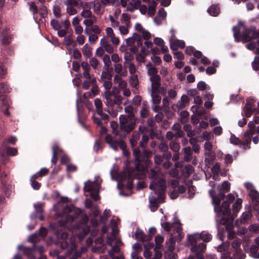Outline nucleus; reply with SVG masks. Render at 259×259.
Returning <instances> with one entry per match:
<instances>
[{"label":"nucleus","instance_id":"obj_17","mask_svg":"<svg viewBox=\"0 0 259 259\" xmlns=\"http://www.w3.org/2000/svg\"><path fill=\"white\" fill-rule=\"evenodd\" d=\"M9 31L7 28L4 29L1 35L0 41L3 45H8L11 43L12 37L9 34Z\"/></svg>","mask_w":259,"mask_h":259},{"label":"nucleus","instance_id":"obj_1","mask_svg":"<svg viewBox=\"0 0 259 259\" xmlns=\"http://www.w3.org/2000/svg\"><path fill=\"white\" fill-rule=\"evenodd\" d=\"M69 212L57 211V218H61L58 224H51L50 225V229L53 230L54 234L58 239L65 240L68 237L67 233L66 232H60L59 228L66 226L68 229H70L71 227L68 225L74 221V218L68 213Z\"/></svg>","mask_w":259,"mask_h":259},{"label":"nucleus","instance_id":"obj_10","mask_svg":"<svg viewBox=\"0 0 259 259\" xmlns=\"http://www.w3.org/2000/svg\"><path fill=\"white\" fill-rule=\"evenodd\" d=\"M151 83V91L152 92H159L160 89L164 90L163 88H160V77L159 75L154 76L150 77Z\"/></svg>","mask_w":259,"mask_h":259},{"label":"nucleus","instance_id":"obj_31","mask_svg":"<svg viewBox=\"0 0 259 259\" xmlns=\"http://www.w3.org/2000/svg\"><path fill=\"white\" fill-rule=\"evenodd\" d=\"M176 242L174 239V235L171 234L168 240L166 242V247L170 252H173L175 250Z\"/></svg>","mask_w":259,"mask_h":259},{"label":"nucleus","instance_id":"obj_39","mask_svg":"<svg viewBox=\"0 0 259 259\" xmlns=\"http://www.w3.org/2000/svg\"><path fill=\"white\" fill-rule=\"evenodd\" d=\"M141 5V1L139 0L134 1L131 2L128 6L127 9L130 11H134L138 9Z\"/></svg>","mask_w":259,"mask_h":259},{"label":"nucleus","instance_id":"obj_34","mask_svg":"<svg viewBox=\"0 0 259 259\" xmlns=\"http://www.w3.org/2000/svg\"><path fill=\"white\" fill-rule=\"evenodd\" d=\"M207 12L211 16H217L220 13V9L217 5H212L208 8Z\"/></svg>","mask_w":259,"mask_h":259},{"label":"nucleus","instance_id":"obj_53","mask_svg":"<svg viewBox=\"0 0 259 259\" xmlns=\"http://www.w3.org/2000/svg\"><path fill=\"white\" fill-rule=\"evenodd\" d=\"M38 13H39L41 17L45 18L47 16L48 14V10L46 6H45L44 4H42L41 7L38 9Z\"/></svg>","mask_w":259,"mask_h":259},{"label":"nucleus","instance_id":"obj_37","mask_svg":"<svg viewBox=\"0 0 259 259\" xmlns=\"http://www.w3.org/2000/svg\"><path fill=\"white\" fill-rule=\"evenodd\" d=\"M92 89L90 91L91 94L92 96L95 97L99 92V88L96 84V79H92L91 81Z\"/></svg>","mask_w":259,"mask_h":259},{"label":"nucleus","instance_id":"obj_63","mask_svg":"<svg viewBox=\"0 0 259 259\" xmlns=\"http://www.w3.org/2000/svg\"><path fill=\"white\" fill-rule=\"evenodd\" d=\"M154 250L155 251L154 256L150 259H160L162 256V253L161 251V249L154 248Z\"/></svg>","mask_w":259,"mask_h":259},{"label":"nucleus","instance_id":"obj_47","mask_svg":"<svg viewBox=\"0 0 259 259\" xmlns=\"http://www.w3.org/2000/svg\"><path fill=\"white\" fill-rule=\"evenodd\" d=\"M28 5L29 6V10L32 12L33 15L34 16L35 15L38 13V8L37 6L36 5L35 2H30L28 3Z\"/></svg>","mask_w":259,"mask_h":259},{"label":"nucleus","instance_id":"obj_46","mask_svg":"<svg viewBox=\"0 0 259 259\" xmlns=\"http://www.w3.org/2000/svg\"><path fill=\"white\" fill-rule=\"evenodd\" d=\"M80 16L84 18H90L93 17V14L90 9H84L83 7L80 13Z\"/></svg>","mask_w":259,"mask_h":259},{"label":"nucleus","instance_id":"obj_16","mask_svg":"<svg viewBox=\"0 0 259 259\" xmlns=\"http://www.w3.org/2000/svg\"><path fill=\"white\" fill-rule=\"evenodd\" d=\"M133 154L136 159V168L138 171H144V167L143 166L141 167L139 163L140 162L143 160V157L140 154V150L138 148H135L133 150Z\"/></svg>","mask_w":259,"mask_h":259},{"label":"nucleus","instance_id":"obj_29","mask_svg":"<svg viewBox=\"0 0 259 259\" xmlns=\"http://www.w3.org/2000/svg\"><path fill=\"white\" fill-rule=\"evenodd\" d=\"M172 129L175 131V136L176 138H181L184 135V133L181 130V125L179 123L174 124L172 127Z\"/></svg>","mask_w":259,"mask_h":259},{"label":"nucleus","instance_id":"obj_4","mask_svg":"<svg viewBox=\"0 0 259 259\" xmlns=\"http://www.w3.org/2000/svg\"><path fill=\"white\" fill-rule=\"evenodd\" d=\"M105 141L113 150H116L119 147L122 150L123 153L125 156L128 155V152L126 150V145L122 139L117 140L113 139L111 135H107L105 137Z\"/></svg>","mask_w":259,"mask_h":259},{"label":"nucleus","instance_id":"obj_55","mask_svg":"<svg viewBox=\"0 0 259 259\" xmlns=\"http://www.w3.org/2000/svg\"><path fill=\"white\" fill-rule=\"evenodd\" d=\"M153 246V244H145L144 245V247L145 248V250L144 252V256L146 258H150L151 256V252L148 250V249L151 248Z\"/></svg>","mask_w":259,"mask_h":259},{"label":"nucleus","instance_id":"obj_49","mask_svg":"<svg viewBox=\"0 0 259 259\" xmlns=\"http://www.w3.org/2000/svg\"><path fill=\"white\" fill-rule=\"evenodd\" d=\"M156 5V2L154 1H153L151 3H150L148 11L149 15H150V16H152L154 14Z\"/></svg>","mask_w":259,"mask_h":259},{"label":"nucleus","instance_id":"obj_27","mask_svg":"<svg viewBox=\"0 0 259 259\" xmlns=\"http://www.w3.org/2000/svg\"><path fill=\"white\" fill-rule=\"evenodd\" d=\"M19 248L20 249H22L23 254L27 256L28 259H35V256L32 253V248L23 246H19Z\"/></svg>","mask_w":259,"mask_h":259},{"label":"nucleus","instance_id":"obj_8","mask_svg":"<svg viewBox=\"0 0 259 259\" xmlns=\"http://www.w3.org/2000/svg\"><path fill=\"white\" fill-rule=\"evenodd\" d=\"M209 185L212 187V189L209 190V193L212 199V202L214 205V208L216 210L217 207L219 206L221 201L224 198L225 195L224 193L222 192L219 193L217 195L215 194L213 189L215 187V184L213 182H209Z\"/></svg>","mask_w":259,"mask_h":259},{"label":"nucleus","instance_id":"obj_3","mask_svg":"<svg viewBox=\"0 0 259 259\" xmlns=\"http://www.w3.org/2000/svg\"><path fill=\"white\" fill-rule=\"evenodd\" d=\"M244 29V25L241 23H239L237 26L233 28L234 37L236 41L242 40L243 42H247L259 37V32L256 31L254 28L246 29L244 33L241 36L240 32Z\"/></svg>","mask_w":259,"mask_h":259},{"label":"nucleus","instance_id":"obj_42","mask_svg":"<svg viewBox=\"0 0 259 259\" xmlns=\"http://www.w3.org/2000/svg\"><path fill=\"white\" fill-rule=\"evenodd\" d=\"M234 259H244L246 255L241 249L235 250L233 254Z\"/></svg>","mask_w":259,"mask_h":259},{"label":"nucleus","instance_id":"obj_54","mask_svg":"<svg viewBox=\"0 0 259 259\" xmlns=\"http://www.w3.org/2000/svg\"><path fill=\"white\" fill-rule=\"evenodd\" d=\"M169 147L173 151L178 152L181 147L178 143L175 141H171L169 143Z\"/></svg>","mask_w":259,"mask_h":259},{"label":"nucleus","instance_id":"obj_64","mask_svg":"<svg viewBox=\"0 0 259 259\" xmlns=\"http://www.w3.org/2000/svg\"><path fill=\"white\" fill-rule=\"evenodd\" d=\"M248 230L251 232L257 233L259 231V225L257 224L250 225L248 227Z\"/></svg>","mask_w":259,"mask_h":259},{"label":"nucleus","instance_id":"obj_15","mask_svg":"<svg viewBox=\"0 0 259 259\" xmlns=\"http://www.w3.org/2000/svg\"><path fill=\"white\" fill-rule=\"evenodd\" d=\"M0 100L2 102V111L4 112V114L9 116L10 113L8 111V108L10 106L11 101L7 97L4 96H0Z\"/></svg>","mask_w":259,"mask_h":259},{"label":"nucleus","instance_id":"obj_7","mask_svg":"<svg viewBox=\"0 0 259 259\" xmlns=\"http://www.w3.org/2000/svg\"><path fill=\"white\" fill-rule=\"evenodd\" d=\"M236 211H217V220L223 224L232 222L236 217Z\"/></svg>","mask_w":259,"mask_h":259},{"label":"nucleus","instance_id":"obj_13","mask_svg":"<svg viewBox=\"0 0 259 259\" xmlns=\"http://www.w3.org/2000/svg\"><path fill=\"white\" fill-rule=\"evenodd\" d=\"M238 196V194L229 193L227 195L226 200L223 202L221 206V210H229L230 203L232 202Z\"/></svg>","mask_w":259,"mask_h":259},{"label":"nucleus","instance_id":"obj_21","mask_svg":"<svg viewBox=\"0 0 259 259\" xmlns=\"http://www.w3.org/2000/svg\"><path fill=\"white\" fill-rule=\"evenodd\" d=\"M252 217L251 211H243L242 213L241 218L237 219L235 223L236 226H239L242 224L245 223L247 221L249 220Z\"/></svg>","mask_w":259,"mask_h":259},{"label":"nucleus","instance_id":"obj_44","mask_svg":"<svg viewBox=\"0 0 259 259\" xmlns=\"http://www.w3.org/2000/svg\"><path fill=\"white\" fill-rule=\"evenodd\" d=\"M151 95L152 99V102L154 104H158L159 103H160L161 100V98L157 94V92H151Z\"/></svg>","mask_w":259,"mask_h":259},{"label":"nucleus","instance_id":"obj_22","mask_svg":"<svg viewBox=\"0 0 259 259\" xmlns=\"http://www.w3.org/2000/svg\"><path fill=\"white\" fill-rule=\"evenodd\" d=\"M114 68L116 75H119L120 76H126L127 71L125 67H123L120 63H116L114 65Z\"/></svg>","mask_w":259,"mask_h":259},{"label":"nucleus","instance_id":"obj_52","mask_svg":"<svg viewBox=\"0 0 259 259\" xmlns=\"http://www.w3.org/2000/svg\"><path fill=\"white\" fill-rule=\"evenodd\" d=\"M84 31L85 33L89 35L88 39L90 42H95L98 39V36L96 34L89 33L88 28H85Z\"/></svg>","mask_w":259,"mask_h":259},{"label":"nucleus","instance_id":"obj_35","mask_svg":"<svg viewBox=\"0 0 259 259\" xmlns=\"http://www.w3.org/2000/svg\"><path fill=\"white\" fill-rule=\"evenodd\" d=\"M94 104L97 114H102V112L103 111V104L101 100L99 98H96L94 101Z\"/></svg>","mask_w":259,"mask_h":259},{"label":"nucleus","instance_id":"obj_61","mask_svg":"<svg viewBox=\"0 0 259 259\" xmlns=\"http://www.w3.org/2000/svg\"><path fill=\"white\" fill-rule=\"evenodd\" d=\"M130 25H126L119 26V30L121 34L126 35L128 33V27Z\"/></svg>","mask_w":259,"mask_h":259},{"label":"nucleus","instance_id":"obj_43","mask_svg":"<svg viewBox=\"0 0 259 259\" xmlns=\"http://www.w3.org/2000/svg\"><path fill=\"white\" fill-rule=\"evenodd\" d=\"M146 68L148 70V74L150 76V77L157 75L156 74L157 70L156 68L153 66L151 64H147Z\"/></svg>","mask_w":259,"mask_h":259},{"label":"nucleus","instance_id":"obj_2","mask_svg":"<svg viewBox=\"0 0 259 259\" xmlns=\"http://www.w3.org/2000/svg\"><path fill=\"white\" fill-rule=\"evenodd\" d=\"M103 97L106 99L105 104L107 107L105 110L113 117H116L118 110L122 109L119 106L122 103V97L115 94L113 91H105Z\"/></svg>","mask_w":259,"mask_h":259},{"label":"nucleus","instance_id":"obj_24","mask_svg":"<svg viewBox=\"0 0 259 259\" xmlns=\"http://www.w3.org/2000/svg\"><path fill=\"white\" fill-rule=\"evenodd\" d=\"M115 83L117 84L120 89H124L127 87V83L125 80L122 79V76L119 75H115L113 79Z\"/></svg>","mask_w":259,"mask_h":259},{"label":"nucleus","instance_id":"obj_5","mask_svg":"<svg viewBox=\"0 0 259 259\" xmlns=\"http://www.w3.org/2000/svg\"><path fill=\"white\" fill-rule=\"evenodd\" d=\"M149 188L155 191V193H159L158 201L162 202L165 198L164 192L166 188V181L164 179H160L157 183H152Z\"/></svg>","mask_w":259,"mask_h":259},{"label":"nucleus","instance_id":"obj_40","mask_svg":"<svg viewBox=\"0 0 259 259\" xmlns=\"http://www.w3.org/2000/svg\"><path fill=\"white\" fill-rule=\"evenodd\" d=\"M164 241L163 237L160 235H157L155 238V248L158 249H161L163 248L162 243Z\"/></svg>","mask_w":259,"mask_h":259},{"label":"nucleus","instance_id":"obj_50","mask_svg":"<svg viewBox=\"0 0 259 259\" xmlns=\"http://www.w3.org/2000/svg\"><path fill=\"white\" fill-rule=\"evenodd\" d=\"M241 243H242L241 239H240L239 238H237V239H235L231 243V246L235 249V250H239V249H241L240 245H241Z\"/></svg>","mask_w":259,"mask_h":259},{"label":"nucleus","instance_id":"obj_18","mask_svg":"<svg viewBox=\"0 0 259 259\" xmlns=\"http://www.w3.org/2000/svg\"><path fill=\"white\" fill-rule=\"evenodd\" d=\"M93 9L94 12L97 15H102L104 13V10L101 7V5L98 0H94L88 3Z\"/></svg>","mask_w":259,"mask_h":259},{"label":"nucleus","instance_id":"obj_41","mask_svg":"<svg viewBox=\"0 0 259 259\" xmlns=\"http://www.w3.org/2000/svg\"><path fill=\"white\" fill-rule=\"evenodd\" d=\"M82 52L83 56L87 58H90L92 56L91 48L88 44H85L83 46Z\"/></svg>","mask_w":259,"mask_h":259},{"label":"nucleus","instance_id":"obj_11","mask_svg":"<svg viewBox=\"0 0 259 259\" xmlns=\"http://www.w3.org/2000/svg\"><path fill=\"white\" fill-rule=\"evenodd\" d=\"M163 174L161 172V169L159 167H155L151 168L148 172V178L153 180H157V183L160 179H163L162 178Z\"/></svg>","mask_w":259,"mask_h":259},{"label":"nucleus","instance_id":"obj_48","mask_svg":"<svg viewBox=\"0 0 259 259\" xmlns=\"http://www.w3.org/2000/svg\"><path fill=\"white\" fill-rule=\"evenodd\" d=\"M242 200L241 198L236 199L232 205L233 210H240L242 206Z\"/></svg>","mask_w":259,"mask_h":259},{"label":"nucleus","instance_id":"obj_19","mask_svg":"<svg viewBox=\"0 0 259 259\" xmlns=\"http://www.w3.org/2000/svg\"><path fill=\"white\" fill-rule=\"evenodd\" d=\"M249 196L251 199L252 203L254 205V210L258 209L257 205L259 204V193L256 190H252L249 192Z\"/></svg>","mask_w":259,"mask_h":259},{"label":"nucleus","instance_id":"obj_6","mask_svg":"<svg viewBox=\"0 0 259 259\" xmlns=\"http://www.w3.org/2000/svg\"><path fill=\"white\" fill-rule=\"evenodd\" d=\"M100 190V185L96 182H92L90 181L84 183L83 190L84 192L90 193V196L95 201L100 199L99 192Z\"/></svg>","mask_w":259,"mask_h":259},{"label":"nucleus","instance_id":"obj_60","mask_svg":"<svg viewBox=\"0 0 259 259\" xmlns=\"http://www.w3.org/2000/svg\"><path fill=\"white\" fill-rule=\"evenodd\" d=\"M230 143L232 144L238 145L241 144V141L234 135H231L230 137Z\"/></svg>","mask_w":259,"mask_h":259},{"label":"nucleus","instance_id":"obj_58","mask_svg":"<svg viewBox=\"0 0 259 259\" xmlns=\"http://www.w3.org/2000/svg\"><path fill=\"white\" fill-rule=\"evenodd\" d=\"M92 79H96L94 76L91 75L90 78H85V80L83 81L82 87L84 90H88L90 86L91 85V81Z\"/></svg>","mask_w":259,"mask_h":259},{"label":"nucleus","instance_id":"obj_38","mask_svg":"<svg viewBox=\"0 0 259 259\" xmlns=\"http://www.w3.org/2000/svg\"><path fill=\"white\" fill-rule=\"evenodd\" d=\"M140 138V134L137 132H134L130 139V143L133 147L136 146L137 141Z\"/></svg>","mask_w":259,"mask_h":259},{"label":"nucleus","instance_id":"obj_45","mask_svg":"<svg viewBox=\"0 0 259 259\" xmlns=\"http://www.w3.org/2000/svg\"><path fill=\"white\" fill-rule=\"evenodd\" d=\"M199 236L201 239L206 242L210 241L212 238V236L210 234L205 232H201Z\"/></svg>","mask_w":259,"mask_h":259},{"label":"nucleus","instance_id":"obj_28","mask_svg":"<svg viewBox=\"0 0 259 259\" xmlns=\"http://www.w3.org/2000/svg\"><path fill=\"white\" fill-rule=\"evenodd\" d=\"M206 246L203 243H201L198 245H193L191 248L192 252H195L196 253H201L206 249Z\"/></svg>","mask_w":259,"mask_h":259},{"label":"nucleus","instance_id":"obj_59","mask_svg":"<svg viewBox=\"0 0 259 259\" xmlns=\"http://www.w3.org/2000/svg\"><path fill=\"white\" fill-rule=\"evenodd\" d=\"M149 202V207L151 210L157 209L158 208L157 201L155 198L150 199Z\"/></svg>","mask_w":259,"mask_h":259},{"label":"nucleus","instance_id":"obj_26","mask_svg":"<svg viewBox=\"0 0 259 259\" xmlns=\"http://www.w3.org/2000/svg\"><path fill=\"white\" fill-rule=\"evenodd\" d=\"M185 191L186 188L184 186H180L178 187V190H174L170 192L169 196L171 199H175L178 197L179 194H182L184 193Z\"/></svg>","mask_w":259,"mask_h":259},{"label":"nucleus","instance_id":"obj_33","mask_svg":"<svg viewBox=\"0 0 259 259\" xmlns=\"http://www.w3.org/2000/svg\"><path fill=\"white\" fill-rule=\"evenodd\" d=\"M49 172L48 169L46 168H42L40 169V170L33 175L30 178V180L32 179H37L42 177H44L48 174Z\"/></svg>","mask_w":259,"mask_h":259},{"label":"nucleus","instance_id":"obj_9","mask_svg":"<svg viewBox=\"0 0 259 259\" xmlns=\"http://www.w3.org/2000/svg\"><path fill=\"white\" fill-rule=\"evenodd\" d=\"M58 207L57 209H60L61 207L63 210H77L74 203L67 197H61L58 202ZM78 210H81L79 209Z\"/></svg>","mask_w":259,"mask_h":259},{"label":"nucleus","instance_id":"obj_36","mask_svg":"<svg viewBox=\"0 0 259 259\" xmlns=\"http://www.w3.org/2000/svg\"><path fill=\"white\" fill-rule=\"evenodd\" d=\"M129 82L132 88L137 89L139 85V80L137 75H131L129 79Z\"/></svg>","mask_w":259,"mask_h":259},{"label":"nucleus","instance_id":"obj_62","mask_svg":"<svg viewBox=\"0 0 259 259\" xmlns=\"http://www.w3.org/2000/svg\"><path fill=\"white\" fill-rule=\"evenodd\" d=\"M258 248V247L256 245H252L251 246L250 248V253L251 256L255 258H257Z\"/></svg>","mask_w":259,"mask_h":259},{"label":"nucleus","instance_id":"obj_25","mask_svg":"<svg viewBox=\"0 0 259 259\" xmlns=\"http://www.w3.org/2000/svg\"><path fill=\"white\" fill-rule=\"evenodd\" d=\"M101 47L108 53H112L114 52L113 48L109 44L107 40L105 38H102L100 40Z\"/></svg>","mask_w":259,"mask_h":259},{"label":"nucleus","instance_id":"obj_57","mask_svg":"<svg viewBox=\"0 0 259 259\" xmlns=\"http://www.w3.org/2000/svg\"><path fill=\"white\" fill-rule=\"evenodd\" d=\"M109 19L111 22V26L113 28H115L119 26V22L117 19L113 18V16L111 15L109 16Z\"/></svg>","mask_w":259,"mask_h":259},{"label":"nucleus","instance_id":"obj_56","mask_svg":"<svg viewBox=\"0 0 259 259\" xmlns=\"http://www.w3.org/2000/svg\"><path fill=\"white\" fill-rule=\"evenodd\" d=\"M171 228L174 229V230L175 233L180 232V231H182V228L181 227V224L179 222V221H176L173 223L171 225Z\"/></svg>","mask_w":259,"mask_h":259},{"label":"nucleus","instance_id":"obj_32","mask_svg":"<svg viewBox=\"0 0 259 259\" xmlns=\"http://www.w3.org/2000/svg\"><path fill=\"white\" fill-rule=\"evenodd\" d=\"M189 99L188 97L186 95H183L181 98V100L179 102L178 107L180 109H183L188 105Z\"/></svg>","mask_w":259,"mask_h":259},{"label":"nucleus","instance_id":"obj_51","mask_svg":"<svg viewBox=\"0 0 259 259\" xmlns=\"http://www.w3.org/2000/svg\"><path fill=\"white\" fill-rule=\"evenodd\" d=\"M136 122L135 120L134 121H132L128 123H126L124 127H123L122 129H123L124 131L127 132H130L133 130L135 127Z\"/></svg>","mask_w":259,"mask_h":259},{"label":"nucleus","instance_id":"obj_23","mask_svg":"<svg viewBox=\"0 0 259 259\" xmlns=\"http://www.w3.org/2000/svg\"><path fill=\"white\" fill-rule=\"evenodd\" d=\"M182 153L184 154L183 159L186 162H189L192 159L193 152L190 147H186L182 149Z\"/></svg>","mask_w":259,"mask_h":259},{"label":"nucleus","instance_id":"obj_20","mask_svg":"<svg viewBox=\"0 0 259 259\" xmlns=\"http://www.w3.org/2000/svg\"><path fill=\"white\" fill-rule=\"evenodd\" d=\"M135 237L138 240H141L142 242L149 241L152 239L151 235H146L144 232L139 229H137L135 232Z\"/></svg>","mask_w":259,"mask_h":259},{"label":"nucleus","instance_id":"obj_12","mask_svg":"<svg viewBox=\"0 0 259 259\" xmlns=\"http://www.w3.org/2000/svg\"><path fill=\"white\" fill-rule=\"evenodd\" d=\"M172 33L171 38L170 39V49L172 50H177L178 48H184L185 47V42L183 40L176 39L175 38L174 31L171 30Z\"/></svg>","mask_w":259,"mask_h":259},{"label":"nucleus","instance_id":"obj_30","mask_svg":"<svg viewBox=\"0 0 259 259\" xmlns=\"http://www.w3.org/2000/svg\"><path fill=\"white\" fill-rule=\"evenodd\" d=\"M81 67L83 69V72L82 73L83 76L85 78H90L91 75L90 74V66L88 64V62H82L81 63Z\"/></svg>","mask_w":259,"mask_h":259},{"label":"nucleus","instance_id":"obj_14","mask_svg":"<svg viewBox=\"0 0 259 259\" xmlns=\"http://www.w3.org/2000/svg\"><path fill=\"white\" fill-rule=\"evenodd\" d=\"M254 102L252 100H247L246 103L243 109L244 115L246 117H250L253 114Z\"/></svg>","mask_w":259,"mask_h":259}]
</instances>
